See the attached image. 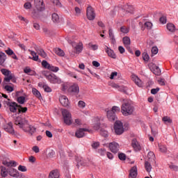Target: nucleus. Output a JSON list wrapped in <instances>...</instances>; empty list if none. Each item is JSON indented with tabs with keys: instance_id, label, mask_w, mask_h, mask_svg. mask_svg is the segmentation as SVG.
Listing matches in <instances>:
<instances>
[{
	"instance_id": "nucleus-1",
	"label": "nucleus",
	"mask_w": 178,
	"mask_h": 178,
	"mask_svg": "<svg viewBox=\"0 0 178 178\" xmlns=\"http://www.w3.org/2000/svg\"><path fill=\"white\" fill-rule=\"evenodd\" d=\"M1 169V176L2 177H6L8 176V173H9L10 176H12V177L17 178L19 176H20V174L19 173V171L17 170L10 167L8 169H6V167H3V165L0 166Z\"/></svg>"
},
{
	"instance_id": "nucleus-2",
	"label": "nucleus",
	"mask_w": 178,
	"mask_h": 178,
	"mask_svg": "<svg viewBox=\"0 0 178 178\" xmlns=\"http://www.w3.org/2000/svg\"><path fill=\"white\" fill-rule=\"evenodd\" d=\"M133 112H134V106H131L128 101L124 102L121 106V113L123 116H130L133 115Z\"/></svg>"
},
{
	"instance_id": "nucleus-3",
	"label": "nucleus",
	"mask_w": 178,
	"mask_h": 178,
	"mask_svg": "<svg viewBox=\"0 0 178 178\" xmlns=\"http://www.w3.org/2000/svg\"><path fill=\"white\" fill-rule=\"evenodd\" d=\"M14 123L16 126H18L19 129H22L24 131L27 130L29 127V121L26 118H23L20 116L14 118Z\"/></svg>"
},
{
	"instance_id": "nucleus-4",
	"label": "nucleus",
	"mask_w": 178,
	"mask_h": 178,
	"mask_svg": "<svg viewBox=\"0 0 178 178\" xmlns=\"http://www.w3.org/2000/svg\"><path fill=\"white\" fill-rule=\"evenodd\" d=\"M113 129L116 136H122L124 133V127H123V122L120 120H116L113 125Z\"/></svg>"
},
{
	"instance_id": "nucleus-5",
	"label": "nucleus",
	"mask_w": 178,
	"mask_h": 178,
	"mask_svg": "<svg viewBox=\"0 0 178 178\" xmlns=\"http://www.w3.org/2000/svg\"><path fill=\"white\" fill-rule=\"evenodd\" d=\"M62 115L64 119V123L67 126H70L73 122L72 121V114L67 109H62Z\"/></svg>"
},
{
	"instance_id": "nucleus-6",
	"label": "nucleus",
	"mask_w": 178,
	"mask_h": 178,
	"mask_svg": "<svg viewBox=\"0 0 178 178\" xmlns=\"http://www.w3.org/2000/svg\"><path fill=\"white\" fill-rule=\"evenodd\" d=\"M46 79L49 80L50 83L52 84H60L62 83V81L59 77L56 76L54 74H50L49 75H45Z\"/></svg>"
},
{
	"instance_id": "nucleus-7",
	"label": "nucleus",
	"mask_w": 178,
	"mask_h": 178,
	"mask_svg": "<svg viewBox=\"0 0 178 178\" xmlns=\"http://www.w3.org/2000/svg\"><path fill=\"white\" fill-rule=\"evenodd\" d=\"M86 16L88 20H94L95 19V13L94 8L91 6H88L86 10Z\"/></svg>"
},
{
	"instance_id": "nucleus-8",
	"label": "nucleus",
	"mask_w": 178,
	"mask_h": 178,
	"mask_svg": "<svg viewBox=\"0 0 178 178\" xmlns=\"http://www.w3.org/2000/svg\"><path fill=\"white\" fill-rule=\"evenodd\" d=\"M7 106H8L10 112L13 113H16L19 109V104L15 102H8Z\"/></svg>"
},
{
	"instance_id": "nucleus-9",
	"label": "nucleus",
	"mask_w": 178,
	"mask_h": 178,
	"mask_svg": "<svg viewBox=\"0 0 178 178\" xmlns=\"http://www.w3.org/2000/svg\"><path fill=\"white\" fill-rule=\"evenodd\" d=\"M108 148L113 154H118L119 152V144L116 142H112L109 144Z\"/></svg>"
},
{
	"instance_id": "nucleus-10",
	"label": "nucleus",
	"mask_w": 178,
	"mask_h": 178,
	"mask_svg": "<svg viewBox=\"0 0 178 178\" xmlns=\"http://www.w3.org/2000/svg\"><path fill=\"white\" fill-rule=\"evenodd\" d=\"M44 10H45V6H41V7L39 6L38 8L35 7V9L32 12V15L35 18L40 17V13L44 12Z\"/></svg>"
},
{
	"instance_id": "nucleus-11",
	"label": "nucleus",
	"mask_w": 178,
	"mask_h": 178,
	"mask_svg": "<svg viewBox=\"0 0 178 178\" xmlns=\"http://www.w3.org/2000/svg\"><path fill=\"white\" fill-rule=\"evenodd\" d=\"M67 91L68 92H71V94H79V92H80L79 84L74 83L72 86H70Z\"/></svg>"
},
{
	"instance_id": "nucleus-12",
	"label": "nucleus",
	"mask_w": 178,
	"mask_h": 178,
	"mask_svg": "<svg viewBox=\"0 0 178 178\" xmlns=\"http://www.w3.org/2000/svg\"><path fill=\"white\" fill-rule=\"evenodd\" d=\"M5 131L12 134L13 136L15 135V129H13V123L8 122L7 125H5L3 127Z\"/></svg>"
},
{
	"instance_id": "nucleus-13",
	"label": "nucleus",
	"mask_w": 178,
	"mask_h": 178,
	"mask_svg": "<svg viewBox=\"0 0 178 178\" xmlns=\"http://www.w3.org/2000/svg\"><path fill=\"white\" fill-rule=\"evenodd\" d=\"M138 175V172L137 170V166L134 165L129 170V178H137Z\"/></svg>"
},
{
	"instance_id": "nucleus-14",
	"label": "nucleus",
	"mask_w": 178,
	"mask_h": 178,
	"mask_svg": "<svg viewBox=\"0 0 178 178\" xmlns=\"http://www.w3.org/2000/svg\"><path fill=\"white\" fill-rule=\"evenodd\" d=\"M59 102L63 106H69L70 102H69V99H67V97L65 95H62L59 98Z\"/></svg>"
},
{
	"instance_id": "nucleus-15",
	"label": "nucleus",
	"mask_w": 178,
	"mask_h": 178,
	"mask_svg": "<svg viewBox=\"0 0 178 178\" xmlns=\"http://www.w3.org/2000/svg\"><path fill=\"white\" fill-rule=\"evenodd\" d=\"M84 131H88V129L86 128H80L79 130L76 131L75 136L77 138H81L84 137Z\"/></svg>"
},
{
	"instance_id": "nucleus-16",
	"label": "nucleus",
	"mask_w": 178,
	"mask_h": 178,
	"mask_svg": "<svg viewBox=\"0 0 178 178\" xmlns=\"http://www.w3.org/2000/svg\"><path fill=\"white\" fill-rule=\"evenodd\" d=\"M131 147L134 148L135 151H140L141 150V146L137 141V139L134 138L131 141Z\"/></svg>"
},
{
	"instance_id": "nucleus-17",
	"label": "nucleus",
	"mask_w": 178,
	"mask_h": 178,
	"mask_svg": "<svg viewBox=\"0 0 178 178\" xmlns=\"http://www.w3.org/2000/svg\"><path fill=\"white\" fill-rule=\"evenodd\" d=\"M107 118L110 122H115L118 119L116 114L110 110L107 111Z\"/></svg>"
},
{
	"instance_id": "nucleus-18",
	"label": "nucleus",
	"mask_w": 178,
	"mask_h": 178,
	"mask_svg": "<svg viewBox=\"0 0 178 178\" xmlns=\"http://www.w3.org/2000/svg\"><path fill=\"white\" fill-rule=\"evenodd\" d=\"M106 52L108 54V56H110V58H112L113 59H116V54H115V51L112 50V49L106 47Z\"/></svg>"
},
{
	"instance_id": "nucleus-19",
	"label": "nucleus",
	"mask_w": 178,
	"mask_h": 178,
	"mask_svg": "<svg viewBox=\"0 0 178 178\" xmlns=\"http://www.w3.org/2000/svg\"><path fill=\"white\" fill-rule=\"evenodd\" d=\"M108 35L111 41V44H116V39L115 38V34L113 33V30H112V29L111 28L108 29Z\"/></svg>"
},
{
	"instance_id": "nucleus-20",
	"label": "nucleus",
	"mask_w": 178,
	"mask_h": 178,
	"mask_svg": "<svg viewBox=\"0 0 178 178\" xmlns=\"http://www.w3.org/2000/svg\"><path fill=\"white\" fill-rule=\"evenodd\" d=\"M133 81H134L135 84L138 86V87H143V81L138 78V76L134 75L132 77Z\"/></svg>"
},
{
	"instance_id": "nucleus-21",
	"label": "nucleus",
	"mask_w": 178,
	"mask_h": 178,
	"mask_svg": "<svg viewBox=\"0 0 178 178\" xmlns=\"http://www.w3.org/2000/svg\"><path fill=\"white\" fill-rule=\"evenodd\" d=\"M60 174L58 170H53L49 175V178H59Z\"/></svg>"
},
{
	"instance_id": "nucleus-22",
	"label": "nucleus",
	"mask_w": 178,
	"mask_h": 178,
	"mask_svg": "<svg viewBox=\"0 0 178 178\" xmlns=\"http://www.w3.org/2000/svg\"><path fill=\"white\" fill-rule=\"evenodd\" d=\"M3 165H4L5 166H7L8 168H10L12 166H16V165H17V163H16V161H4L2 162Z\"/></svg>"
},
{
	"instance_id": "nucleus-23",
	"label": "nucleus",
	"mask_w": 178,
	"mask_h": 178,
	"mask_svg": "<svg viewBox=\"0 0 178 178\" xmlns=\"http://www.w3.org/2000/svg\"><path fill=\"white\" fill-rule=\"evenodd\" d=\"M10 80L12 83H16V78L13 76V75H10L9 76H6L3 79L5 83H10Z\"/></svg>"
},
{
	"instance_id": "nucleus-24",
	"label": "nucleus",
	"mask_w": 178,
	"mask_h": 178,
	"mask_svg": "<svg viewBox=\"0 0 178 178\" xmlns=\"http://www.w3.org/2000/svg\"><path fill=\"white\" fill-rule=\"evenodd\" d=\"M152 163V161H149L145 162V168L148 173H149V172H151V170L152 169V165H151V163Z\"/></svg>"
},
{
	"instance_id": "nucleus-25",
	"label": "nucleus",
	"mask_w": 178,
	"mask_h": 178,
	"mask_svg": "<svg viewBox=\"0 0 178 178\" xmlns=\"http://www.w3.org/2000/svg\"><path fill=\"white\" fill-rule=\"evenodd\" d=\"M122 42L125 47H129L131 44V40L129 37L125 36L122 38Z\"/></svg>"
},
{
	"instance_id": "nucleus-26",
	"label": "nucleus",
	"mask_w": 178,
	"mask_h": 178,
	"mask_svg": "<svg viewBox=\"0 0 178 178\" xmlns=\"http://www.w3.org/2000/svg\"><path fill=\"white\" fill-rule=\"evenodd\" d=\"M75 54H80L83 51V43H79L74 47Z\"/></svg>"
},
{
	"instance_id": "nucleus-27",
	"label": "nucleus",
	"mask_w": 178,
	"mask_h": 178,
	"mask_svg": "<svg viewBox=\"0 0 178 178\" xmlns=\"http://www.w3.org/2000/svg\"><path fill=\"white\" fill-rule=\"evenodd\" d=\"M147 158L149 162H155V154L152 152H149L147 154Z\"/></svg>"
},
{
	"instance_id": "nucleus-28",
	"label": "nucleus",
	"mask_w": 178,
	"mask_h": 178,
	"mask_svg": "<svg viewBox=\"0 0 178 178\" xmlns=\"http://www.w3.org/2000/svg\"><path fill=\"white\" fill-rule=\"evenodd\" d=\"M153 73L156 76H161V69L159 68V67L153 65Z\"/></svg>"
},
{
	"instance_id": "nucleus-29",
	"label": "nucleus",
	"mask_w": 178,
	"mask_h": 178,
	"mask_svg": "<svg viewBox=\"0 0 178 178\" xmlns=\"http://www.w3.org/2000/svg\"><path fill=\"white\" fill-rule=\"evenodd\" d=\"M34 6H35V8H40L41 6H45L44 5L43 0H34Z\"/></svg>"
},
{
	"instance_id": "nucleus-30",
	"label": "nucleus",
	"mask_w": 178,
	"mask_h": 178,
	"mask_svg": "<svg viewBox=\"0 0 178 178\" xmlns=\"http://www.w3.org/2000/svg\"><path fill=\"white\" fill-rule=\"evenodd\" d=\"M54 52L58 55V56H65V51H63L60 48L54 49Z\"/></svg>"
},
{
	"instance_id": "nucleus-31",
	"label": "nucleus",
	"mask_w": 178,
	"mask_h": 178,
	"mask_svg": "<svg viewBox=\"0 0 178 178\" xmlns=\"http://www.w3.org/2000/svg\"><path fill=\"white\" fill-rule=\"evenodd\" d=\"M167 29L171 33H174V31H176V27L175 26V24L172 23H169L167 24Z\"/></svg>"
},
{
	"instance_id": "nucleus-32",
	"label": "nucleus",
	"mask_w": 178,
	"mask_h": 178,
	"mask_svg": "<svg viewBox=\"0 0 178 178\" xmlns=\"http://www.w3.org/2000/svg\"><path fill=\"white\" fill-rule=\"evenodd\" d=\"M111 87L113 88H118V90H119V91H122H122L124 92H126V91L124 90V86H119V85H118L117 83H111Z\"/></svg>"
},
{
	"instance_id": "nucleus-33",
	"label": "nucleus",
	"mask_w": 178,
	"mask_h": 178,
	"mask_svg": "<svg viewBox=\"0 0 178 178\" xmlns=\"http://www.w3.org/2000/svg\"><path fill=\"white\" fill-rule=\"evenodd\" d=\"M31 55H32L33 57L29 56V59H32L33 60H35V62L38 61V56L35 51H31Z\"/></svg>"
},
{
	"instance_id": "nucleus-34",
	"label": "nucleus",
	"mask_w": 178,
	"mask_h": 178,
	"mask_svg": "<svg viewBox=\"0 0 178 178\" xmlns=\"http://www.w3.org/2000/svg\"><path fill=\"white\" fill-rule=\"evenodd\" d=\"M6 60V54L3 52H0V65L5 63Z\"/></svg>"
},
{
	"instance_id": "nucleus-35",
	"label": "nucleus",
	"mask_w": 178,
	"mask_h": 178,
	"mask_svg": "<svg viewBox=\"0 0 178 178\" xmlns=\"http://www.w3.org/2000/svg\"><path fill=\"white\" fill-rule=\"evenodd\" d=\"M27 107H23L22 105L18 106V115L20 113H26L27 112Z\"/></svg>"
},
{
	"instance_id": "nucleus-36",
	"label": "nucleus",
	"mask_w": 178,
	"mask_h": 178,
	"mask_svg": "<svg viewBox=\"0 0 178 178\" xmlns=\"http://www.w3.org/2000/svg\"><path fill=\"white\" fill-rule=\"evenodd\" d=\"M162 120L163 122H164V123H165V124H172V119H170V117H168V116H164L163 118H162Z\"/></svg>"
},
{
	"instance_id": "nucleus-37",
	"label": "nucleus",
	"mask_w": 178,
	"mask_h": 178,
	"mask_svg": "<svg viewBox=\"0 0 178 178\" xmlns=\"http://www.w3.org/2000/svg\"><path fill=\"white\" fill-rule=\"evenodd\" d=\"M1 72L2 73V74H3L4 76H6V77H9V76H11V72L9 70H7V69H1Z\"/></svg>"
},
{
	"instance_id": "nucleus-38",
	"label": "nucleus",
	"mask_w": 178,
	"mask_h": 178,
	"mask_svg": "<svg viewBox=\"0 0 178 178\" xmlns=\"http://www.w3.org/2000/svg\"><path fill=\"white\" fill-rule=\"evenodd\" d=\"M32 92H33V95L35 96L36 98H38L39 99H40V98H41V93L36 88H33Z\"/></svg>"
},
{
	"instance_id": "nucleus-39",
	"label": "nucleus",
	"mask_w": 178,
	"mask_h": 178,
	"mask_svg": "<svg viewBox=\"0 0 178 178\" xmlns=\"http://www.w3.org/2000/svg\"><path fill=\"white\" fill-rule=\"evenodd\" d=\"M24 131H29L30 134H33V133H35V128L34 127H31V125L29 124V127L26 128V130Z\"/></svg>"
},
{
	"instance_id": "nucleus-40",
	"label": "nucleus",
	"mask_w": 178,
	"mask_h": 178,
	"mask_svg": "<svg viewBox=\"0 0 178 178\" xmlns=\"http://www.w3.org/2000/svg\"><path fill=\"white\" fill-rule=\"evenodd\" d=\"M51 19L54 23H59V15L56 13H53L51 15Z\"/></svg>"
},
{
	"instance_id": "nucleus-41",
	"label": "nucleus",
	"mask_w": 178,
	"mask_h": 178,
	"mask_svg": "<svg viewBox=\"0 0 178 178\" xmlns=\"http://www.w3.org/2000/svg\"><path fill=\"white\" fill-rule=\"evenodd\" d=\"M37 52H38V55L42 56V58H47V53H45L44 49H38Z\"/></svg>"
},
{
	"instance_id": "nucleus-42",
	"label": "nucleus",
	"mask_w": 178,
	"mask_h": 178,
	"mask_svg": "<svg viewBox=\"0 0 178 178\" xmlns=\"http://www.w3.org/2000/svg\"><path fill=\"white\" fill-rule=\"evenodd\" d=\"M17 101L18 104L23 105V104H24V102H26V97H24V96H20V97H17Z\"/></svg>"
},
{
	"instance_id": "nucleus-43",
	"label": "nucleus",
	"mask_w": 178,
	"mask_h": 178,
	"mask_svg": "<svg viewBox=\"0 0 178 178\" xmlns=\"http://www.w3.org/2000/svg\"><path fill=\"white\" fill-rule=\"evenodd\" d=\"M42 67H44V69L49 70V66H51V64H49L48 61H47V60H43L42 61Z\"/></svg>"
},
{
	"instance_id": "nucleus-44",
	"label": "nucleus",
	"mask_w": 178,
	"mask_h": 178,
	"mask_svg": "<svg viewBox=\"0 0 178 178\" xmlns=\"http://www.w3.org/2000/svg\"><path fill=\"white\" fill-rule=\"evenodd\" d=\"M48 70H50L51 72H54V73H56V72L59 71V67L50 65Z\"/></svg>"
},
{
	"instance_id": "nucleus-45",
	"label": "nucleus",
	"mask_w": 178,
	"mask_h": 178,
	"mask_svg": "<svg viewBox=\"0 0 178 178\" xmlns=\"http://www.w3.org/2000/svg\"><path fill=\"white\" fill-rule=\"evenodd\" d=\"M142 56L145 62H148V60H149V56L148 55L147 52H143Z\"/></svg>"
},
{
	"instance_id": "nucleus-46",
	"label": "nucleus",
	"mask_w": 178,
	"mask_h": 178,
	"mask_svg": "<svg viewBox=\"0 0 178 178\" xmlns=\"http://www.w3.org/2000/svg\"><path fill=\"white\" fill-rule=\"evenodd\" d=\"M120 31H121V33H123L124 34H127V33H129V31H130V29H129L126 26H121Z\"/></svg>"
},
{
	"instance_id": "nucleus-47",
	"label": "nucleus",
	"mask_w": 178,
	"mask_h": 178,
	"mask_svg": "<svg viewBox=\"0 0 178 178\" xmlns=\"http://www.w3.org/2000/svg\"><path fill=\"white\" fill-rule=\"evenodd\" d=\"M159 148L161 152H166V151H168V148L163 145H159Z\"/></svg>"
},
{
	"instance_id": "nucleus-48",
	"label": "nucleus",
	"mask_w": 178,
	"mask_h": 178,
	"mask_svg": "<svg viewBox=\"0 0 178 178\" xmlns=\"http://www.w3.org/2000/svg\"><path fill=\"white\" fill-rule=\"evenodd\" d=\"M100 127H101V122H99V119H98V122L94 124L93 129L95 130H99Z\"/></svg>"
},
{
	"instance_id": "nucleus-49",
	"label": "nucleus",
	"mask_w": 178,
	"mask_h": 178,
	"mask_svg": "<svg viewBox=\"0 0 178 178\" xmlns=\"http://www.w3.org/2000/svg\"><path fill=\"white\" fill-rule=\"evenodd\" d=\"M100 135L103 137H108V131L103 129H100Z\"/></svg>"
},
{
	"instance_id": "nucleus-50",
	"label": "nucleus",
	"mask_w": 178,
	"mask_h": 178,
	"mask_svg": "<svg viewBox=\"0 0 178 178\" xmlns=\"http://www.w3.org/2000/svg\"><path fill=\"white\" fill-rule=\"evenodd\" d=\"M51 2H52L54 5H56V6H59V8L62 7V3H60V1H59V0H51Z\"/></svg>"
},
{
	"instance_id": "nucleus-51",
	"label": "nucleus",
	"mask_w": 178,
	"mask_h": 178,
	"mask_svg": "<svg viewBox=\"0 0 178 178\" xmlns=\"http://www.w3.org/2000/svg\"><path fill=\"white\" fill-rule=\"evenodd\" d=\"M4 88L6 91H9V92H12L15 90V88L9 85L6 86Z\"/></svg>"
},
{
	"instance_id": "nucleus-52",
	"label": "nucleus",
	"mask_w": 178,
	"mask_h": 178,
	"mask_svg": "<svg viewBox=\"0 0 178 178\" xmlns=\"http://www.w3.org/2000/svg\"><path fill=\"white\" fill-rule=\"evenodd\" d=\"M118 158L120 161H126V154H124V153H120Z\"/></svg>"
},
{
	"instance_id": "nucleus-53",
	"label": "nucleus",
	"mask_w": 178,
	"mask_h": 178,
	"mask_svg": "<svg viewBox=\"0 0 178 178\" xmlns=\"http://www.w3.org/2000/svg\"><path fill=\"white\" fill-rule=\"evenodd\" d=\"M6 54H7V55H8V56H12L13 55V54L15 53L13 51V50H12L10 48H8L7 50L5 51Z\"/></svg>"
},
{
	"instance_id": "nucleus-54",
	"label": "nucleus",
	"mask_w": 178,
	"mask_h": 178,
	"mask_svg": "<svg viewBox=\"0 0 178 178\" xmlns=\"http://www.w3.org/2000/svg\"><path fill=\"white\" fill-rule=\"evenodd\" d=\"M110 111H112L115 113V112H120V108L119 106H113L112 107V109L110 110Z\"/></svg>"
},
{
	"instance_id": "nucleus-55",
	"label": "nucleus",
	"mask_w": 178,
	"mask_h": 178,
	"mask_svg": "<svg viewBox=\"0 0 178 178\" xmlns=\"http://www.w3.org/2000/svg\"><path fill=\"white\" fill-rule=\"evenodd\" d=\"M89 48H92L93 51H97L98 49V44H92L91 43L88 44Z\"/></svg>"
},
{
	"instance_id": "nucleus-56",
	"label": "nucleus",
	"mask_w": 178,
	"mask_h": 178,
	"mask_svg": "<svg viewBox=\"0 0 178 178\" xmlns=\"http://www.w3.org/2000/svg\"><path fill=\"white\" fill-rule=\"evenodd\" d=\"M145 26L147 27L148 30H151V29H152V23L150 22H146L145 23Z\"/></svg>"
},
{
	"instance_id": "nucleus-57",
	"label": "nucleus",
	"mask_w": 178,
	"mask_h": 178,
	"mask_svg": "<svg viewBox=\"0 0 178 178\" xmlns=\"http://www.w3.org/2000/svg\"><path fill=\"white\" fill-rule=\"evenodd\" d=\"M43 88H44V90L45 91V92H52V89L47 85H46L45 86H43Z\"/></svg>"
},
{
	"instance_id": "nucleus-58",
	"label": "nucleus",
	"mask_w": 178,
	"mask_h": 178,
	"mask_svg": "<svg viewBox=\"0 0 178 178\" xmlns=\"http://www.w3.org/2000/svg\"><path fill=\"white\" fill-rule=\"evenodd\" d=\"M18 170L20 172H27V168H26V166L20 165L18 167Z\"/></svg>"
},
{
	"instance_id": "nucleus-59",
	"label": "nucleus",
	"mask_w": 178,
	"mask_h": 178,
	"mask_svg": "<svg viewBox=\"0 0 178 178\" xmlns=\"http://www.w3.org/2000/svg\"><path fill=\"white\" fill-rule=\"evenodd\" d=\"M78 106H79V108H86V102H84L83 101L80 100L78 102Z\"/></svg>"
},
{
	"instance_id": "nucleus-60",
	"label": "nucleus",
	"mask_w": 178,
	"mask_h": 178,
	"mask_svg": "<svg viewBox=\"0 0 178 178\" xmlns=\"http://www.w3.org/2000/svg\"><path fill=\"white\" fill-rule=\"evenodd\" d=\"M98 152L102 156H104L106 154V150L105 149H99Z\"/></svg>"
},
{
	"instance_id": "nucleus-61",
	"label": "nucleus",
	"mask_w": 178,
	"mask_h": 178,
	"mask_svg": "<svg viewBox=\"0 0 178 178\" xmlns=\"http://www.w3.org/2000/svg\"><path fill=\"white\" fill-rule=\"evenodd\" d=\"M24 8L25 9H31V3L30 2H26L24 5Z\"/></svg>"
},
{
	"instance_id": "nucleus-62",
	"label": "nucleus",
	"mask_w": 178,
	"mask_h": 178,
	"mask_svg": "<svg viewBox=\"0 0 178 178\" xmlns=\"http://www.w3.org/2000/svg\"><path fill=\"white\" fill-rule=\"evenodd\" d=\"M152 54H153L154 55H156L158 54V47H153L152 48Z\"/></svg>"
},
{
	"instance_id": "nucleus-63",
	"label": "nucleus",
	"mask_w": 178,
	"mask_h": 178,
	"mask_svg": "<svg viewBox=\"0 0 178 178\" xmlns=\"http://www.w3.org/2000/svg\"><path fill=\"white\" fill-rule=\"evenodd\" d=\"M99 147V142H95L92 144V147L94 148V149H97Z\"/></svg>"
},
{
	"instance_id": "nucleus-64",
	"label": "nucleus",
	"mask_w": 178,
	"mask_h": 178,
	"mask_svg": "<svg viewBox=\"0 0 178 178\" xmlns=\"http://www.w3.org/2000/svg\"><path fill=\"white\" fill-rule=\"evenodd\" d=\"M159 22H161L162 24H165L166 23V17H160Z\"/></svg>"
}]
</instances>
